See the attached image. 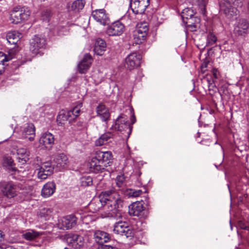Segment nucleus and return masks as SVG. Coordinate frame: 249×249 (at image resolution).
<instances>
[{"label": "nucleus", "instance_id": "c85d7f7f", "mask_svg": "<svg viewBox=\"0 0 249 249\" xmlns=\"http://www.w3.org/2000/svg\"><path fill=\"white\" fill-rule=\"evenodd\" d=\"M112 133L107 132L102 135L95 142L96 146H101L105 144L108 140L113 137Z\"/></svg>", "mask_w": 249, "mask_h": 249}, {"label": "nucleus", "instance_id": "6e6552de", "mask_svg": "<svg viewBox=\"0 0 249 249\" xmlns=\"http://www.w3.org/2000/svg\"><path fill=\"white\" fill-rule=\"evenodd\" d=\"M150 0H130V7L136 15L142 14L149 5Z\"/></svg>", "mask_w": 249, "mask_h": 249}, {"label": "nucleus", "instance_id": "f8f14e48", "mask_svg": "<svg viewBox=\"0 0 249 249\" xmlns=\"http://www.w3.org/2000/svg\"><path fill=\"white\" fill-rule=\"evenodd\" d=\"M89 168L90 171L94 173L103 172L105 170V165L101 163V160L98 159L96 153L89 162Z\"/></svg>", "mask_w": 249, "mask_h": 249}, {"label": "nucleus", "instance_id": "423d86ee", "mask_svg": "<svg viewBox=\"0 0 249 249\" xmlns=\"http://www.w3.org/2000/svg\"><path fill=\"white\" fill-rule=\"evenodd\" d=\"M128 208V213L130 215L136 216L140 218H145L147 216V211L142 202H134Z\"/></svg>", "mask_w": 249, "mask_h": 249}, {"label": "nucleus", "instance_id": "2f4dec72", "mask_svg": "<svg viewBox=\"0 0 249 249\" xmlns=\"http://www.w3.org/2000/svg\"><path fill=\"white\" fill-rule=\"evenodd\" d=\"M50 170V169H43L41 167H40L38 169L39 171L37 173L38 178L41 179H45L47 178L48 176L51 175L53 173V172Z\"/></svg>", "mask_w": 249, "mask_h": 249}, {"label": "nucleus", "instance_id": "8fccbe9b", "mask_svg": "<svg viewBox=\"0 0 249 249\" xmlns=\"http://www.w3.org/2000/svg\"><path fill=\"white\" fill-rule=\"evenodd\" d=\"M208 62H203L201 66V71L204 72L205 71L204 69L206 68L207 67Z\"/></svg>", "mask_w": 249, "mask_h": 249}, {"label": "nucleus", "instance_id": "2eb2a0df", "mask_svg": "<svg viewBox=\"0 0 249 249\" xmlns=\"http://www.w3.org/2000/svg\"><path fill=\"white\" fill-rule=\"evenodd\" d=\"M2 186V191L7 197L11 198L17 195L16 186L11 182L4 183Z\"/></svg>", "mask_w": 249, "mask_h": 249}, {"label": "nucleus", "instance_id": "aec40b11", "mask_svg": "<svg viewBox=\"0 0 249 249\" xmlns=\"http://www.w3.org/2000/svg\"><path fill=\"white\" fill-rule=\"evenodd\" d=\"M77 218L73 215H70L63 217L62 219V226L66 230L71 229L76 224Z\"/></svg>", "mask_w": 249, "mask_h": 249}, {"label": "nucleus", "instance_id": "a211bd4d", "mask_svg": "<svg viewBox=\"0 0 249 249\" xmlns=\"http://www.w3.org/2000/svg\"><path fill=\"white\" fill-rule=\"evenodd\" d=\"M94 237L96 242L103 244L111 240V236L107 232L102 231L94 232Z\"/></svg>", "mask_w": 249, "mask_h": 249}, {"label": "nucleus", "instance_id": "6e6d98bb", "mask_svg": "<svg viewBox=\"0 0 249 249\" xmlns=\"http://www.w3.org/2000/svg\"><path fill=\"white\" fill-rule=\"evenodd\" d=\"M11 167V169L13 171H17V168L14 167V166H12V167Z\"/></svg>", "mask_w": 249, "mask_h": 249}, {"label": "nucleus", "instance_id": "9d476101", "mask_svg": "<svg viewBox=\"0 0 249 249\" xmlns=\"http://www.w3.org/2000/svg\"><path fill=\"white\" fill-rule=\"evenodd\" d=\"M114 129L118 131L128 130V134H130L132 127L130 125L129 122L126 120L124 117L120 116L116 120L114 126Z\"/></svg>", "mask_w": 249, "mask_h": 249}, {"label": "nucleus", "instance_id": "412c9836", "mask_svg": "<svg viewBox=\"0 0 249 249\" xmlns=\"http://www.w3.org/2000/svg\"><path fill=\"white\" fill-rule=\"evenodd\" d=\"M54 137L50 133H46L43 134L39 140L40 144L44 145L46 148L52 147L54 143Z\"/></svg>", "mask_w": 249, "mask_h": 249}, {"label": "nucleus", "instance_id": "a19ab883", "mask_svg": "<svg viewBox=\"0 0 249 249\" xmlns=\"http://www.w3.org/2000/svg\"><path fill=\"white\" fill-rule=\"evenodd\" d=\"M40 167L42 169H45L46 170L50 169V170L53 172V167L51 165V163L50 161H46L41 164Z\"/></svg>", "mask_w": 249, "mask_h": 249}, {"label": "nucleus", "instance_id": "e2e57ef3", "mask_svg": "<svg viewBox=\"0 0 249 249\" xmlns=\"http://www.w3.org/2000/svg\"><path fill=\"white\" fill-rule=\"evenodd\" d=\"M128 135H129L130 134H129L128 133ZM127 137H129V136H127Z\"/></svg>", "mask_w": 249, "mask_h": 249}, {"label": "nucleus", "instance_id": "393cba45", "mask_svg": "<svg viewBox=\"0 0 249 249\" xmlns=\"http://www.w3.org/2000/svg\"><path fill=\"white\" fill-rule=\"evenodd\" d=\"M23 133L25 138L28 139L30 141H32L35 135V127L34 124H29Z\"/></svg>", "mask_w": 249, "mask_h": 249}, {"label": "nucleus", "instance_id": "58836bf2", "mask_svg": "<svg viewBox=\"0 0 249 249\" xmlns=\"http://www.w3.org/2000/svg\"><path fill=\"white\" fill-rule=\"evenodd\" d=\"M208 43L209 45H212L216 42V37L212 33L210 32L207 36Z\"/></svg>", "mask_w": 249, "mask_h": 249}, {"label": "nucleus", "instance_id": "bb28decb", "mask_svg": "<svg viewBox=\"0 0 249 249\" xmlns=\"http://www.w3.org/2000/svg\"><path fill=\"white\" fill-rule=\"evenodd\" d=\"M57 167H64L68 162V159L64 153L58 154L54 160Z\"/></svg>", "mask_w": 249, "mask_h": 249}, {"label": "nucleus", "instance_id": "09e8293b", "mask_svg": "<svg viewBox=\"0 0 249 249\" xmlns=\"http://www.w3.org/2000/svg\"><path fill=\"white\" fill-rule=\"evenodd\" d=\"M116 248L109 246V245H103L101 247V249H116Z\"/></svg>", "mask_w": 249, "mask_h": 249}, {"label": "nucleus", "instance_id": "b1692460", "mask_svg": "<svg viewBox=\"0 0 249 249\" xmlns=\"http://www.w3.org/2000/svg\"><path fill=\"white\" fill-rule=\"evenodd\" d=\"M92 16L97 21L104 25L106 24L107 17L104 9L97 10L93 11Z\"/></svg>", "mask_w": 249, "mask_h": 249}, {"label": "nucleus", "instance_id": "f3484780", "mask_svg": "<svg viewBox=\"0 0 249 249\" xmlns=\"http://www.w3.org/2000/svg\"><path fill=\"white\" fill-rule=\"evenodd\" d=\"M96 154L98 156V159L101 161V163L105 165V168L109 166V163L112 159V155L111 152H102L97 151Z\"/></svg>", "mask_w": 249, "mask_h": 249}, {"label": "nucleus", "instance_id": "f257e3e1", "mask_svg": "<svg viewBox=\"0 0 249 249\" xmlns=\"http://www.w3.org/2000/svg\"><path fill=\"white\" fill-rule=\"evenodd\" d=\"M101 196L102 197L96 202L98 206L94 208V210L98 211L102 205L111 217H121L124 203L115 190L111 189L102 192Z\"/></svg>", "mask_w": 249, "mask_h": 249}, {"label": "nucleus", "instance_id": "4468645a", "mask_svg": "<svg viewBox=\"0 0 249 249\" xmlns=\"http://www.w3.org/2000/svg\"><path fill=\"white\" fill-rule=\"evenodd\" d=\"M249 28V22L246 19L240 20L237 26L234 28V33L238 36H245Z\"/></svg>", "mask_w": 249, "mask_h": 249}, {"label": "nucleus", "instance_id": "c756f323", "mask_svg": "<svg viewBox=\"0 0 249 249\" xmlns=\"http://www.w3.org/2000/svg\"><path fill=\"white\" fill-rule=\"evenodd\" d=\"M195 12L192 9L186 8L183 10L181 14V16L182 18L183 22H184L186 20L189 19L195 16Z\"/></svg>", "mask_w": 249, "mask_h": 249}, {"label": "nucleus", "instance_id": "680f3d73", "mask_svg": "<svg viewBox=\"0 0 249 249\" xmlns=\"http://www.w3.org/2000/svg\"><path fill=\"white\" fill-rule=\"evenodd\" d=\"M64 249H69L68 248H65Z\"/></svg>", "mask_w": 249, "mask_h": 249}, {"label": "nucleus", "instance_id": "dca6fc26", "mask_svg": "<svg viewBox=\"0 0 249 249\" xmlns=\"http://www.w3.org/2000/svg\"><path fill=\"white\" fill-rule=\"evenodd\" d=\"M184 23L190 31H196L197 28L200 27V18L195 16L190 18L189 19L186 20Z\"/></svg>", "mask_w": 249, "mask_h": 249}, {"label": "nucleus", "instance_id": "603ef678", "mask_svg": "<svg viewBox=\"0 0 249 249\" xmlns=\"http://www.w3.org/2000/svg\"><path fill=\"white\" fill-rule=\"evenodd\" d=\"M209 81V90L210 91L211 90H213V88H214L215 89H216V87L215 85H213L212 84H210V81Z\"/></svg>", "mask_w": 249, "mask_h": 249}, {"label": "nucleus", "instance_id": "3c124183", "mask_svg": "<svg viewBox=\"0 0 249 249\" xmlns=\"http://www.w3.org/2000/svg\"><path fill=\"white\" fill-rule=\"evenodd\" d=\"M4 64L0 63V75L4 71Z\"/></svg>", "mask_w": 249, "mask_h": 249}, {"label": "nucleus", "instance_id": "a878e982", "mask_svg": "<svg viewBox=\"0 0 249 249\" xmlns=\"http://www.w3.org/2000/svg\"><path fill=\"white\" fill-rule=\"evenodd\" d=\"M73 113L71 111H68L67 112H60L58 115L56 119L57 122L59 125H62L65 124V122L68 121L69 122H71V120L69 119Z\"/></svg>", "mask_w": 249, "mask_h": 249}, {"label": "nucleus", "instance_id": "20e7f679", "mask_svg": "<svg viewBox=\"0 0 249 249\" xmlns=\"http://www.w3.org/2000/svg\"><path fill=\"white\" fill-rule=\"evenodd\" d=\"M31 12L27 7H16L11 12L10 20L15 24H18L27 20L30 16Z\"/></svg>", "mask_w": 249, "mask_h": 249}, {"label": "nucleus", "instance_id": "49530a36", "mask_svg": "<svg viewBox=\"0 0 249 249\" xmlns=\"http://www.w3.org/2000/svg\"><path fill=\"white\" fill-rule=\"evenodd\" d=\"M73 113L72 115H73L75 117L74 118H75L77 116H78V114L79 113L80 110L78 109L76 107L74 108L72 111H71Z\"/></svg>", "mask_w": 249, "mask_h": 249}, {"label": "nucleus", "instance_id": "bf43d9fd", "mask_svg": "<svg viewBox=\"0 0 249 249\" xmlns=\"http://www.w3.org/2000/svg\"><path fill=\"white\" fill-rule=\"evenodd\" d=\"M3 246H0V249H3Z\"/></svg>", "mask_w": 249, "mask_h": 249}, {"label": "nucleus", "instance_id": "c03bdc74", "mask_svg": "<svg viewBox=\"0 0 249 249\" xmlns=\"http://www.w3.org/2000/svg\"><path fill=\"white\" fill-rule=\"evenodd\" d=\"M8 61V59L7 58L6 56L4 55V54L0 52V63H4V62H7Z\"/></svg>", "mask_w": 249, "mask_h": 249}, {"label": "nucleus", "instance_id": "052dcab7", "mask_svg": "<svg viewBox=\"0 0 249 249\" xmlns=\"http://www.w3.org/2000/svg\"><path fill=\"white\" fill-rule=\"evenodd\" d=\"M241 228H242V229H246V227H241Z\"/></svg>", "mask_w": 249, "mask_h": 249}, {"label": "nucleus", "instance_id": "ea45409f", "mask_svg": "<svg viewBox=\"0 0 249 249\" xmlns=\"http://www.w3.org/2000/svg\"><path fill=\"white\" fill-rule=\"evenodd\" d=\"M125 177L124 175L119 176L117 177L116 178V184L119 187H121L124 181H125Z\"/></svg>", "mask_w": 249, "mask_h": 249}, {"label": "nucleus", "instance_id": "e433bc0d", "mask_svg": "<svg viewBox=\"0 0 249 249\" xmlns=\"http://www.w3.org/2000/svg\"><path fill=\"white\" fill-rule=\"evenodd\" d=\"M52 210L48 208L42 209L39 212L38 215L40 217H43L46 219L48 216L52 213Z\"/></svg>", "mask_w": 249, "mask_h": 249}, {"label": "nucleus", "instance_id": "39448f33", "mask_svg": "<svg viewBox=\"0 0 249 249\" xmlns=\"http://www.w3.org/2000/svg\"><path fill=\"white\" fill-rule=\"evenodd\" d=\"M46 44V40L44 37L35 36L30 40V50L33 54L36 55L45 48Z\"/></svg>", "mask_w": 249, "mask_h": 249}, {"label": "nucleus", "instance_id": "5701e85b", "mask_svg": "<svg viewBox=\"0 0 249 249\" xmlns=\"http://www.w3.org/2000/svg\"><path fill=\"white\" fill-rule=\"evenodd\" d=\"M106 48V43L101 38L97 39L95 43L94 51L98 55H102Z\"/></svg>", "mask_w": 249, "mask_h": 249}, {"label": "nucleus", "instance_id": "7c9ffc66", "mask_svg": "<svg viewBox=\"0 0 249 249\" xmlns=\"http://www.w3.org/2000/svg\"><path fill=\"white\" fill-rule=\"evenodd\" d=\"M85 2L84 1L82 0H77L74 1L71 5V10L75 12H78L80 10H82L84 5Z\"/></svg>", "mask_w": 249, "mask_h": 249}, {"label": "nucleus", "instance_id": "13d9d810", "mask_svg": "<svg viewBox=\"0 0 249 249\" xmlns=\"http://www.w3.org/2000/svg\"><path fill=\"white\" fill-rule=\"evenodd\" d=\"M218 147L221 150H222V148L220 145H219Z\"/></svg>", "mask_w": 249, "mask_h": 249}, {"label": "nucleus", "instance_id": "0eeeda50", "mask_svg": "<svg viewBox=\"0 0 249 249\" xmlns=\"http://www.w3.org/2000/svg\"><path fill=\"white\" fill-rule=\"evenodd\" d=\"M142 55L136 52L129 54L125 60V67L130 71L139 67L141 63Z\"/></svg>", "mask_w": 249, "mask_h": 249}, {"label": "nucleus", "instance_id": "de8ad7c7", "mask_svg": "<svg viewBox=\"0 0 249 249\" xmlns=\"http://www.w3.org/2000/svg\"><path fill=\"white\" fill-rule=\"evenodd\" d=\"M7 164L8 165H9L10 167H12V166L15 165V163H14L13 160L12 159V158H8L7 159Z\"/></svg>", "mask_w": 249, "mask_h": 249}, {"label": "nucleus", "instance_id": "4d7b16f0", "mask_svg": "<svg viewBox=\"0 0 249 249\" xmlns=\"http://www.w3.org/2000/svg\"><path fill=\"white\" fill-rule=\"evenodd\" d=\"M132 117H133V118L134 119V120H133L132 121V124H134L135 122L136 119H135V117L134 115H133Z\"/></svg>", "mask_w": 249, "mask_h": 249}, {"label": "nucleus", "instance_id": "6ab92c4d", "mask_svg": "<svg viewBox=\"0 0 249 249\" xmlns=\"http://www.w3.org/2000/svg\"><path fill=\"white\" fill-rule=\"evenodd\" d=\"M96 112L98 116H99L103 121L107 122L110 118V114L109 110L103 104H100L97 107Z\"/></svg>", "mask_w": 249, "mask_h": 249}, {"label": "nucleus", "instance_id": "473e14b6", "mask_svg": "<svg viewBox=\"0 0 249 249\" xmlns=\"http://www.w3.org/2000/svg\"><path fill=\"white\" fill-rule=\"evenodd\" d=\"M17 154L20 156L19 157V159H21L24 161L26 162L29 160L30 152L28 151L26 149L22 148L18 149L17 150Z\"/></svg>", "mask_w": 249, "mask_h": 249}, {"label": "nucleus", "instance_id": "f03ea898", "mask_svg": "<svg viewBox=\"0 0 249 249\" xmlns=\"http://www.w3.org/2000/svg\"><path fill=\"white\" fill-rule=\"evenodd\" d=\"M149 28L146 22H140L137 24L136 29L133 32V40L137 44L144 42L146 39Z\"/></svg>", "mask_w": 249, "mask_h": 249}, {"label": "nucleus", "instance_id": "5fc2aeb1", "mask_svg": "<svg viewBox=\"0 0 249 249\" xmlns=\"http://www.w3.org/2000/svg\"><path fill=\"white\" fill-rule=\"evenodd\" d=\"M95 203H96V202H92L90 203V204L89 205L90 207L91 208H93L94 207Z\"/></svg>", "mask_w": 249, "mask_h": 249}, {"label": "nucleus", "instance_id": "ddd939ff", "mask_svg": "<svg viewBox=\"0 0 249 249\" xmlns=\"http://www.w3.org/2000/svg\"><path fill=\"white\" fill-rule=\"evenodd\" d=\"M92 61L91 55L89 53H86L78 66L79 72L85 73L90 67Z\"/></svg>", "mask_w": 249, "mask_h": 249}, {"label": "nucleus", "instance_id": "9b49d317", "mask_svg": "<svg viewBox=\"0 0 249 249\" xmlns=\"http://www.w3.org/2000/svg\"><path fill=\"white\" fill-rule=\"evenodd\" d=\"M124 30V26L123 23L118 21L109 26L107 30V33L110 36H120Z\"/></svg>", "mask_w": 249, "mask_h": 249}, {"label": "nucleus", "instance_id": "7ed1b4c3", "mask_svg": "<svg viewBox=\"0 0 249 249\" xmlns=\"http://www.w3.org/2000/svg\"><path fill=\"white\" fill-rule=\"evenodd\" d=\"M236 0H223L219 2L220 10L229 18L236 16L237 9Z\"/></svg>", "mask_w": 249, "mask_h": 249}, {"label": "nucleus", "instance_id": "f704fd0d", "mask_svg": "<svg viewBox=\"0 0 249 249\" xmlns=\"http://www.w3.org/2000/svg\"><path fill=\"white\" fill-rule=\"evenodd\" d=\"M52 15V11L50 10H44L41 12V19L43 21L49 22L50 20Z\"/></svg>", "mask_w": 249, "mask_h": 249}, {"label": "nucleus", "instance_id": "79ce46f5", "mask_svg": "<svg viewBox=\"0 0 249 249\" xmlns=\"http://www.w3.org/2000/svg\"><path fill=\"white\" fill-rule=\"evenodd\" d=\"M142 192L141 190H134L130 189L128 195L132 197H137L142 194Z\"/></svg>", "mask_w": 249, "mask_h": 249}, {"label": "nucleus", "instance_id": "72a5a7b5", "mask_svg": "<svg viewBox=\"0 0 249 249\" xmlns=\"http://www.w3.org/2000/svg\"><path fill=\"white\" fill-rule=\"evenodd\" d=\"M23 237L29 241L33 240L39 236V233L36 231L27 232L22 235Z\"/></svg>", "mask_w": 249, "mask_h": 249}, {"label": "nucleus", "instance_id": "4be33fe9", "mask_svg": "<svg viewBox=\"0 0 249 249\" xmlns=\"http://www.w3.org/2000/svg\"><path fill=\"white\" fill-rule=\"evenodd\" d=\"M55 189V184L53 182H48L42 189L41 194L44 197H49L53 194Z\"/></svg>", "mask_w": 249, "mask_h": 249}, {"label": "nucleus", "instance_id": "1a4fd4ad", "mask_svg": "<svg viewBox=\"0 0 249 249\" xmlns=\"http://www.w3.org/2000/svg\"><path fill=\"white\" fill-rule=\"evenodd\" d=\"M114 231L118 234H120L126 237H132L133 236L134 232L131 228L126 225L124 222H118L114 226Z\"/></svg>", "mask_w": 249, "mask_h": 249}, {"label": "nucleus", "instance_id": "864d4df0", "mask_svg": "<svg viewBox=\"0 0 249 249\" xmlns=\"http://www.w3.org/2000/svg\"><path fill=\"white\" fill-rule=\"evenodd\" d=\"M3 249H16L14 247H13L12 246H7V247H6L5 246H3Z\"/></svg>", "mask_w": 249, "mask_h": 249}, {"label": "nucleus", "instance_id": "4c0bfd02", "mask_svg": "<svg viewBox=\"0 0 249 249\" xmlns=\"http://www.w3.org/2000/svg\"><path fill=\"white\" fill-rule=\"evenodd\" d=\"M68 239L69 240V242L72 245L75 241H76L77 239H82V236L72 233H70L68 235Z\"/></svg>", "mask_w": 249, "mask_h": 249}, {"label": "nucleus", "instance_id": "a18cd8bd", "mask_svg": "<svg viewBox=\"0 0 249 249\" xmlns=\"http://www.w3.org/2000/svg\"><path fill=\"white\" fill-rule=\"evenodd\" d=\"M212 72H213V78L215 80L217 79L218 77V75H219V72L217 71V70L215 69H214L213 70Z\"/></svg>", "mask_w": 249, "mask_h": 249}, {"label": "nucleus", "instance_id": "37998d69", "mask_svg": "<svg viewBox=\"0 0 249 249\" xmlns=\"http://www.w3.org/2000/svg\"><path fill=\"white\" fill-rule=\"evenodd\" d=\"M84 245V241L83 237L82 239H77L76 241H75L72 245V247L76 249H80Z\"/></svg>", "mask_w": 249, "mask_h": 249}, {"label": "nucleus", "instance_id": "cd10ccee", "mask_svg": "<svg viewBox=\"0 0 249 249\" xmlns=\"http://www.w3.org/2000/svg\"><path fill=\"white\" fill-rule=\"evenodd\" d=\"M21 34L16 31L9 32L6 36L7 41L11 44H16L20 38Z\"/></svg>", "mask_w": 249, "mask_h": 249}, {"label": "nucleus", "instance_id": "c9c22d12", "mask_svg": "<svg viewBox=\"0 0 249 249\" xmlns=\"http://www.w3.org/2000/svg\"><path fill=\"white\" fill-rule=\"evenodd\" d=\"M81 185L83 187L90 186L92 185V178L89 176L84 177L81 178Z\"/></svg>", "mask_w": 249, "mask_h": 249}]
</instances>
